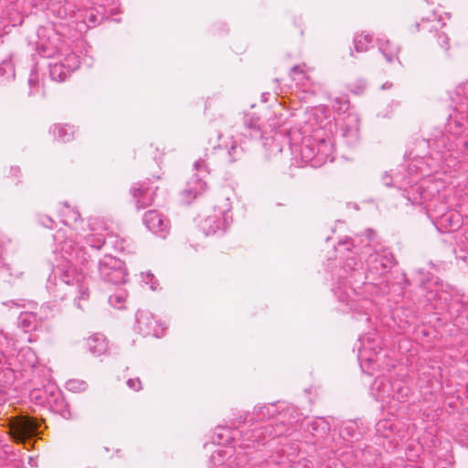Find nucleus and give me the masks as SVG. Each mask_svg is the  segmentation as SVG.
Wrapping results in <instances>:
<instances>
[{"instance_id":"nucleus-58","label":"nucleus","mask_w":468,"mask_h":468,"mask_svg":"<svg viewBox=\"0 0 468 468\" xmlns=\"http://www.w3.org/2000/svg\"><path fill=\"white\" fill-rule=\"evenodd\" d=\"M277 150H278L279 152H281V151H282V148H281L279 145H277Z\"/></svg>"},{"instance_id":"nucleus-31","label":"nucleus","mask_w":468,"mask_h":468,"mask_svg":"<svg viewBox=\"0 0 468 468\" xmlns=\"http://www.w3.org/2000/svg\"><path fill=\"white\" fill-rule=\"evenodd\" d=\"M104 232L106 234V243L104 246H108L115 251L122 252L125 250L124 244L126 243V240L108 231L107 229H104Z\"/></svg>"},{"instance_id":"nucleus-56","label":"nucleus","mask_w":468,"mask_h":468,"mask_svg":"<svg viewBox=\"0 0 468 468\" xmlns=\"http://www.w3.org/2000/svg\"><path fill=\"white\" fill-rule=\"evenodd\" d=\"M266 100H267V99H266V96H265V94L263 93V94H262V101H266Z\"/></svg>"},{"instance_id":"nucleus-38","label":"nucleus","mask_w":468,"mask_h":468,"mask_svg":"<svg viewBox=\"0 0 468 468\" xmlns=\"http://www.w3.org/2000/svg\"><path fill=\"white\" fill-rule=\"evenodd\" d=\"M242 148L233 143L228 149V154L230 162H234L241 156Z\"/></svg>"},{"instance_id":"nucleus-23","label":"nucleus","mask_w":468,"mask_h":468,"mask_svg":"<svg viewBox=\"0 0 468 468\" xmlns=\"http://www.w3.org/2000/svg\"><path fill=\"white\" fill-rule=\"evenodd\" d=\"M307 431L318 440L324 438L330 431V424L325 418H316L306 423Z\"/></svg>"},{"instance_id":"nucleus-30","label":"nucleus","mask_w":468,"mask_h":468,"mask_svg":"<svg viewBox=\"0 0 468 468\" xmlns=\"http://www.w3.org/2000/svg\"><path fill=\"white\" fill-rule=\"evenodd\" d=\"M417 26H421L422 28H427L430 32L432 30L438 32L439 28L445 26V23L442 22L441 16H438L435 13H432L431 16L422 18L420 24H418Z\"/></svg>"},{"instance_id":"nucleus-8","label":"nucleus","mask_w":468,"mask_h":468,"mask_svg":"<svg viewBox=\"0 0 468 468\" xmlns=\"http://www.w3.org/2000/svg\"><path fill=\"white\" fill-rule=\"evenodd\" d=\"M359 346L357 358L363 372L372 375L376 367H379L380 351L378 340L376 338V333L367 334L359 336Z\"/></svg>"},{"instance_id":"nucleus-16","label":"nucleus","mask_w":468,"mask_h":468,"mask_svg":"<svg viewBox=\"0 0 468 468\" xmlns=\"http://www.w3.org/2000/svg\"><path fill=\"white\" fill-rule=\"evenodd\" d=\"M431 142L432 146L441 154L446 152H455L468 155L467 139L456 137L453 142H451L447 135L441 134L440 137H436L431 140ZM429 144H431V140H429Z\"/></svg>"},{"instance_id":"nucleus-42","label":"nucleus","mask_w":468,"mask_h":468,"mask_svg":"<svg viewBox=\"0 0 468 468\" xmlns=\"http://www.w3.org/2000/svg\"><path fill=\"white\" fill-rule=\"evenodd\" d=\"M38 222L41 226L47 229H52L55 225V221L47 215L38 216Z\"/></svg>"},{"instance_id":"nucleus-24","label":"nucleus","mask_w":468,"mask_h":468,"mask_svg":"<svg viewBox=\"0 0 468 468\" xmlns=\"http://www.w3.org/2000/svg\"><path fill=\"white\" fill-rule=\"evenodd\" d=\"M244 128L249 133V136L253 140H261L264 137V132L261 130L260 120L253 114H247L244 117Z\"/></svg>"},{"instance_id":"nucleus-41","label":"nucleus","mask_w":468,"mask_h":468,"mask_svg":"<svg viewBox=\"0 0 468 468\" xmlns=\"http://www.w3.org/2000/svg\"><path fill=\"white\" fill-rule=\"evenodd\" d=\"M9 242L10 240L6 237L0 235V269L4 267V253Z\"/></svg>"},{"instance_id":"nucleus-29","label":"nucleus","mask_w":468,"mask_h":468,"mask_svg":"<svg viewBox=\"0 0 468 468\" xmlns=\"http://www.w3.org/2000/svg\"><path fill=\"white\" fill-rule=\"evenodd\" d=\"M49 132L60 142L66 143L73 138L74 130L69 125L55 124Z\"/></svg>"},{"instance_id":"nucleus-4","label":"nucleus","mask_w":468,"mask_h":468,"mask_svg":"<svg viewBox=\"0 0 468 468\" xmlns=\"http://www.w3.org/2000/svg\"><path fill=\"white\" fill-rule=\"evenodd\" d=\"M18 343L0 330V388L15 383L21 375V367H34L37 363L36 353L29 347H20Z\"/></svg>"},{"instance_id":"nucleus-13","label":"nucleus","mask_w":468,"mask_h":468,"mask_svg":"<svg viewBox=\"0 0 468 468\" xmlns=\"http://www.w3.org/2000/svg\"><path fill=\"white\" fill-rule=\"evenodd\" d=\"M80 58L75 53H68L63 59L49 64V76L52 80L58 82L65 81L70 72L80 67Z\"/></svg>"},{"instance_id":"nucleus-14","label":"nucleus","mask_w":468,"mask_h":468,"mask_svg":"<svg viewBox=\"0 0 468 468\" xmlns=\"http://www.w3.org/2000/svg\"><path fill=\"white\" fill-rule=\"evenodd\" d=\"M136 324L139 332L144 336L161 337L165 327L148 312L140 310L136 314Z\"/></svg>"},{"instance_id":"nucleus-37","label":"nucleus","mask_w":468,"mask_h":468,"mask_svg":"<svg viewBox=\"0 0 468 468\" xmlns=\"http://www.w3.org/2000/svg\"><path fill=\"white\" fill-rule=\"evenodd\" d=\"M87 383L80 379H69L66 382V388L72 392H80L85 390Z\"/></svg>"},{"instance_id":"nucleus-9","label":"nucleus","mask_w":468,"mask_h":468,"mask_svg":"<svg viewBox=\"0 0 468 468\" xmlns=\"http://www.w3.org/2000/svg\"><path fill=\"white\" fill-rule=\"evenodd\" d=\"M98 273L107 283L119 285L127 282L128 273L124 262L110 254H105L99 261Z\"/></svg>"},{"instance_id":"nucleus-40","label":"nucleus","mask_w":468,"mask_h":468,"mask_svg":"<svg viewBox=\"0 0 468 468\" xmlns=\"http://www.w3.org/2000/svg\"><path fill=\"white\" fill-rule=\"evenodd\" d=\"M399 181V175H388L387 172L384 173L382 176V182L386 186H392L393 182L394 184H398Z\"/></svg>"},{"instance_id":"nucleus-5","label":"nucleus","mask_w":468,"mask_h":468,"mask_svg":"<svg viewBox=\"0 0 468 468\" xmlns=\"http://www.w3.org/2000/svg\"><path fill=\"white\" fill-rule=\"evenodd\" d=\"M303 165L320 167L326 162L334 160V143L332 136L326 133L323 123L314 127L313 134L303 139L301 145H295Z\"/></svg>"},{"instance_id":"nucleus-54","label":"nucleus","mask_w":468,"mask_h":468,"mask_svg":"<svg viewBox=\"0 0 468 468\" xmlns=\"http://www.w3.org/2000/svg\"><path fill=\"white\" fill-rule=\"evenodd\" d=\"M275 125H276V121L272 120L271 122L270 123V127L275 128Z\"/></svg>"},{"instance_id":"nucleus-34","label":"nucleus","mask_w":468,"mask_h":468,"mask_svg":"<svg viewBox=\"0 0 468 468\" xmlns=\"http://www.w3.org/2000/svg\"><path fill=\"white\" fill-rule=\"evenodd\" d=\"M127 300V292L123 290L117 291L109 297V303L116 309H123Z\"/></svg>"},{"instance_id":"nucleus-17","label":"nucleus","mask_w":468,"mask_h":468,"mask_svg":"<svg viewBox=\"0 0 468 468\" xmlns=\"http://www.w3.org/2000/svg\"><path fill=\"white\" fill-rule=\"evenodd\" d=\"M144 223L149 230L165 238L169 228V220L156 210H149L144 214Z\"/></svg>"},{"instance_id":"nucleus-1","label":"nucleus","mask_w":468,"mask_h":468,"mask_svg":"<svg viewBox=\"0 0 468 468\" xmlns=\"http://www.w3.org/2000/svg\"><path fill=\"white\" fill-rule=\"evenodd\" d=\"M367 237L363 239L359 236L354 239L346 238L337 243L336 250H351L354 249L355 254H360L364 262L358 263L355 257L348 258L344 264L342 274L332 291L340 303H345L348 309L355 314L365 316V321L369 322L368 311L373 306V303L368 298H360L363 288L372 287L386 273L389 271L395 263L392 252L381 248L374 249L369 241L374 236V231L367 229Z\"/></svg>"},{"instance_id":"nucleus-11","label":"nucleus","mask_w":468,"mask_h":468,"mask_svg":"<svg viewBox=\"0 0 468 468\" xmlns=\"http://www.w3.org/2000/svg\"><path fill=\"white\" fill-rule=\"evenodd\" d=\"M207 154H205L204 158H199L194 163V175L186 183V188L183 194L186 198L193 200L199 195L204 193L207 189V182L205 176L209 174V165L207 162Z\"/></svg>"},{"instance_id":"nucleus-10","label":"nucleus","mask_w":468,"mask_h":468,"mask_svg":"<svg viewBox=\"0 0 468 468\" xmlns=\"http://www.w3.org/2000/svg\"><path fill=\"white\" fill-rule=\"evenodd\" d=\"M40 421L27 415H18L11 419L10 432L15 441L25 442L38 435Z\"/></svg>"},{"instance_id":"nucleus-33","label":"nucleus","mask_w":468,"mask_h":468,"mask_svg":"<svg viewBox=\"0 0 468 468\" xmlns=\"http://www.w3.org/2000/svg\"><path fill=\"white\" fill-rule=\"evenodd\" d=\"M372 44V37L368 34H361L354 37V46L356 52L368 50Z\"/></svg>"},{"instance_id":"nucleus-28","label":"nucleus","mask_w":468,"mask_h":468,"mask_svg":"<svg viewBox=\"0 0 468 468\" xmlns=\"http://www.w3.org/2000/svg\"><path fill=\"white\" fill-rule=\"evenodd\" d=\"M59 217L65 226H70L80 219V212L74 207H70L67 203L62 204L59 209Z\"/></svg>"},{"instance_id":"nucleus-18","label":"nucleus","mask_w":468,"mask_h":468,"mask_svg":"<svg viewBox=\"0 0 468 468\" xmlns=\"http://www.w3.org/2000/svg\"><path fill=\"white\" fill-rule=\"evenodd\" d=\"M468 125V112L466 111H458L455 106L453 112L449 115L445 130L454 137H460L466 130Z\"/></svg>"},{"instance_id":"nucleus-36","label":"nucleus","mask_w":468,"mask_h":468,"mask_svg":"<svg viewBox=\"0 0 468 468\" xmlns=\"http://www.w3.org/2000/svg\"><path fill=\"white\" fill-rule=\"evenodd\" d=\"M27 82L29 86V95L37 94L39 90V76L35 68L31 69Z\"/></svg>"},{"instance_id":"nucleus-45","label":"nucleus","mask_w":468,"mask_h":468,"mask_svg":"<svg viewBox=\"0 0 468 468\" xmlns=\"http://www.w3.org/2000/svg\"><path fill=\"white\" fill-rule=\"evenodd\" d=\"M126 384L127 386L134 390V391H139L142 389V383H141V380L140 378H129L127 381H126Z\"/></svg>"},{"instance_id":"nucleus-2","label":"nucleus","mask_w":468,"mask_h":468,"mask_svg":"<svg viewBox=\"0 0 468 468\" xmlns=\"http://www.w3.org/2000/svg\"><path fill=\"white\" fill-rule=\"evenodd\" d=\"M53 239L56 245L54 252L59 250L65 261L53 267L47 281V289L55 300L74 297V304L83 310L82 303L89 299V289L80 282V275L76 274L75 266H88L91 257L84 247L68 236L67 229H59Z\"/></svg>"},{"instance_id":"nucleus-57","label":"nucleus","mask_w":468,"mask_h":468,"mask_svg":"<svg viewBox=\"0 0 468 468\" xmlns=\"http://www.w3.org/2000/svg\"><path fill=\"white\" fill-rule=\"evenodd\" d=\"M27 342H32L33 340H32V338H31L30 336H28V337L27 338Z\"/></svg>"},{"instance_id":"nucleus-46","label":"nucleus","mask_w":468,"mask_h":468,"mask_svg":"<svg viewBox=\"0 0 468 468\" xmlns=\"http://www.w3.org/2000/svg\"><path fill=\"white\" fill-rule=\"evenodd\" d=\"M8 70L14 75L12 62L10 60H4L0 65V71L2 74H6Z\"/></svg>"},{"instance_id":"nucleus-49","label":"nucleus","mask_w":468,"mask_h":468,"mask_svg":"<svg viewBox=\"0 0 468 468\" xmlns=\"http://www.w3.org/2000/svg\"><path fill=\"white\" fill-rule=\"evenodd\" d=\"M50 395H51V397H54V401L56 403L60 402L61 404H63L64 401L59 393L55 394L54 391H51Z\"/></svg>"},{"instance_id":"nucleus-44","label":"nucleus","mask_w":468,"mask_h":468,"mask_svg":"<svg viewBox=\"0 0 468 468\" xmlns=\"http://www.w3.org/2000/svg\"><path fill=\"white\" fill-rule=\"evenodd\" d=\"M26 301L23 299H17V300H9L6 302H4L3 304L9 308H22L25 307Z\"/></svg>"},{"instance_id":"nucleus-59","label":"nucleus","mask_w":468,"mask_h":468,"mask_svg":"<svg viewBox=\"0 0 468 468\" xmlns=\"http://www.w3.org/2000/svg\"><path fill=\"white\" fill-rule=\"evenodd\" d=\"M317 112L318 110H316V112L314 113V118H315V115H317Z\"/></svg>"},{"instance_id":"nucleus-25","label":"nucleus","mask_w":468,"mask_h":468,"mask_svg":"<svg viewBox=\"0 0 468 468\" xmlns=\"http://www.w3.org/2000/svg\"><path fill=\"white\" fill-rule=\"evenodd\" d=\"M378 48L388 62L391 63L399 59V47L390 40L379 38Z\"/></svg>"},{"instance_id":"nucleus-19","label":"nucleus","mask_w":468,"mask_h":468,"mask_svg":"<svg viewBox=\"0 0 468 468\" xmlns=\"http://www.w3.org/2000/svg\"><path fill=\"white\" fill-rule=\"evenodd\" d=\"M341 136L348 146L359 142V121L356 115H348L340 127Z\"/></svg>"},{"instance_id":"nucleus-21","label":"nucleus","mask_w":468,"mask_h":468,"mask_svg":"<svg viewBox=\"0 0 468 468\" xmlns=\"http://www.w3.org/2000/svg\"><path fill=\"white\" fill-rule=\"evenodd\" d=\"M238 433H239V431L237 430H231L228 427L218 426L212 435V443L218 445H229L231 442H234L232 449L235 450L236 445H238L242 451V449L245 448L240 447V442H238L236 440V435Z\"/></svg>"},{"instance_id":"nucleus-50","label":"nucleus","mask_w":468,"mask_h":468,"mask_svg":"<svg viewBox=\"0 0 468 468\" xmlns=\"http://www.w3.org/2000/svg\"><path fill=\"white\" fill-rule=\"evenodd\" d=\"M388 425V422L386 421H380L378 423V431H380L381 428H386Z\"/></svg>"},{"instance_id":"nucleus-3","label":"nucleus","mask_w":468,"mask_h":468,"mask_svg":"<svg viewBox=\"0 0 468 468\" xmlns=\"http://www.w3.org/2000/svg\"><path fill=\"white\" fill-rule=\"evenodd\" d=\"M441 186V183L440 182L424 180L414 184L407 181L403 186H399L398 188L408 204L412 206L424 205L428 216L431 219L439 220V224L446 231L457 230L462 225L460 215L456 212L447 211V206L442 201L439 206L436 204L441 197L440 194Z\"/></svg>"},{"instance_id":"nucleus-22","label":"nucleus","mask_w":468,"mask_h":468,"mask_svg":"<svg viewBox=\"0 0 468 468\" xmlns=\"http://www.w3.org/2000/svg\"><path fill=\"white\" fill-rule=\"evenodd\" d=\"M40 323L41 320L34 312H21L17 318V326L25 333L37 330Z\"/></svg>"},{"instance_id":"nucleus-52","label":"nucleus","mask_w":468,"mask_h":468,"mask_svg":"<svg viewBox=\"0 0 468 468\" xmlns=\"http://www.w3.org/2000/svg\"><path fill=\"white\" fill-rule=\"evenodd\" d=\"M347 108H348V101L346 100H344L340 109L346 110Z\"/></svg>"},{"instance_id":"nucleus-47","label":"nucleus","mask_w":468,"mask_h":468,"mask_svg":"<svg viewBox=\"0 0 468 468\" xmlns=\"http://www.w3.org/2000/svg\"><path fill=\"white\" fill-rule=\"evenodd\" d=\"M142 276L144 277V282L146 283L151 282L152 290H154V291L156 290L157 284H156V282H154V274L153 273H151V272L142 273Z\"/></svg>"},{"instance_id":"nucleus-55","label":"nucleus","mask_w":468,"mask_h":468,"mask_svg":"<svg viewBox=\"0 0 468 468\" xmlns=\"http://www.w3.org/2000/svg\"><path fill=\"white\" fill-rule=\"evenodd\" d=\"M66 412H68V413H69V411H68V410H66V411H63V412H62V415H63V417L68 418V417H67V415H66Z\"/></svg>"},{"instance_id":"nucleus-27","label":"nucleus","mask_w":468,"mask_h":468,"mask_svg":"<svg viewBox=\"0 0 468 468\" xmlns=\"http://www.w3.org/2000/svg\"><path fill=\"white\" fill-rule=\"evenodd\" d=\"M83 239L91 249L96 250H100L106 243L104 229L97 230L91 229L89 233L84 235Z\"/></svg>"},{"instance_id":"nucleus-20","label":"nucleus","mask_w":468,"mask_h":468,"mask_svg":"<svg viewBox=\"0 0 468 468\" xmlns=\"http://www.w3.org/2000/svg\"><path fill=\"white\" fill-rule=\"evenodd\" d=\"M156 188L157 187L154 189V187L150 186L146 182L137 183L132 187V195L138 209L152 205Z\"/></svg>"},{"instance_id":"nucleus-12","label":"nucleus","mask_w":468,"mask_h":468,"mask_svg":"<svg viewBox=\"0 0 468 468\" xmlns=\"http://www.w3.org/2000/svg\"><path fill=\"white\" fill-rule=\"evenodd\" d=\"M231 206L228 200L220 207H215L213 214L207 216L201 223V229L205 235L224 232L229 226L231 216L229 215Z\"/></svg>"},{"instance_id":"nucleus-7","label":"nucleus","mask_w":468,"mask_h":468,"mask_svg":"<svg viewBox=\"0 0 468 468\" xmlns=\"http://www.w3.org/2000/svg\"><path fill=\"white\" fill-rule=\"evenodd\" d=\"M288 425L284 423V420H268L260 427L252 431L240 432V447L252 448L255 443L264 444L267 440L280 437L286 433Z\"/></svg>"},{"instance_id":"nucleus-35","label":"nucleus","mask_w":468,"mask_h":468,"mask_svg":"<svg viewBox=\"0 0 468 468\" xmlns=\"http://www.w3.org/2000/svg\"><path fill=\"white\" fill-rule=\"evenodd\" d=\"M305 64L303 65H296L291 69V76L292 79L296 81L297 84H302L303 88L306 87V85L303 83V81L306 80H308V77L306 76V72L304 70Z\"/></svg>"},{"instance_id":"nucleus-48","label":"nucleus","mask_w":468,"mask_h":468,"mask_svg":"<svg viewBox=\"0 0 468 468\" xmlns=\"http://www.w3.org/2000/svg\"><path fill=\"white\" fill-rule=\"evenodd\" d=\"M40 46L42 47L43 56L45 57H52L56 53L55 49H49L48 48L44 47L43 44H40Z\"/></svg>"},{"instance_id":"nucleus-43","label":"nucleus","mask_w":468,"mask_h":468,"mask_svg":"<svg viewBox=\"0 0 468 468\" xmlns=\"http://www.w3.org/2000/svg\"><path fill=\"white\" fill-rule=\"evenodd\" d=\"M438 44L444 49H449V37L445 32L437 33Z\"/></svg>"},{"instance_id":"nucleus-6","label":"nucleus","mask_w":468,"mask_h":468,"mask_svg":"<svg viewBox=\"0 0 468 468\" xmlns=\"http://www.w3.org/2000/svg\"><path fill=\"white\" fill-rule=\"evenodd\" d=\"M410 388L400 379L391 381L386 377H378L370 388L371 395L383 404L397 406L404 402L410 394Z\"/></svg>"},{"instance_id":"nucleus-39","label":"nucleus","mask_w":468,"mask_h":468,"mask_svg":"<svg viewBox=\"0 0 468 468\" xmlns=\"http://www.w3.org/2000/svg\"><path fill=\"white\" fill-rule=\"evenodd\" d=\"M85 20L88 24L95 26L102 20V16L98 13H95L94 10H90L86 13Z\"/></svg>"},{"instance_id":"nucleus-32","label":"nucleus","mask_w":468,"mask_h":468,"mask_svg":"<svg viewBox=\"0 0 468 468\" xmlns=\"http://www.w3.org/2000/svg\"><path fill=\"white\" fill-rule=\"evenodd\" d=\"M458 101L456 107L458 111H466L468 112V82L463 83L456 88Z\"/></svg>"},{"instance_id":"nucleus-15","label":"nucleus","mask_w":468,"mask_h":468,"mask_svg":"<svg viewBox=\"0 0 468 468\" xmlns=\"http://www.w3.org/2000/svg\"><path fill=\"white\" fill-rule=\"evenodd\" d=\"M288 412L283 409L280 410L279 406L276 403L258 405L254 408V410L251 414H247L243 420H240L239 422L246 421L248 418H250L249 421L250 422L262 421L264 419L271 420L270 419H272L276 416H278V418L275 420H284Z\"/></svg>"},{"instance_id":"nucleus-53","label":"nucleus","mask_w":468,"mask_h":468,"mask_svg":"<svg viewBox=\"0 0 468 468\" xmlns=\"http://www.w3.org/2000/svg\"><path fill=\"white\" fill-rule=\"evenodd\" d=\"M389 87H391V83H388V82H386L385 84L382 85V89H384V90L388 89Z\"/></svg>"},{"instance_id":"nucleus-51","label":"nucleus","mask_w":468,"mask_h":468,"mask_svg":"<svg viewBox=\"0 0 468 468\" xmlns=\"http://www.w3.org/2000/svg\"><path fill=\"white\" fill-rule=\"evenodd\" d=\"M11 172L14 173V176H17L20 173L19 167H12Z\"/></svg>"},{"instance_id":"nucleus-26","label":"nucleus","mask_w":468,"mask_h":468,"mask_svg":"<svg viewBox=\"0 0 468 468\" xmlns=\"http://www.w3.org/2000/svg\"><path fill=\"white\" fill-rule=\"evenodd\" d=\"M87 347L94 356H101L107 351L108 344L104 335L95 334L87 339Z\"/></svg>"}]
</instances>
